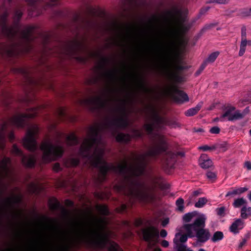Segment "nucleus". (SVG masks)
I'll use <instances>...</instances> for the list:
<instances>
[{"mask_svg":"<svg viewBox=\"0 0 251 251\" xmlns=\"http://www.w3.org/2000/svg\"><path fill=\"white\" fill-rule=\"evenodd\" d=\"M249 237L243 238L240 243L239 244L238 248L241 249L242 247L247 244V242Z\"/></svg>","mask_w":251,"mask_h":251,"instance_id":"nucleus-62","label":"nucleus"},{"mask_svg":"<svg viewBox=\"0 0 251 251\" xmlns=\"http://www.w3.org/2000/svg\"><path fill=\"white\" fill-rule=\"evenodd\" d=\"M240 15L243 17H248L251 15V7L249 9H244L241 10Z\"/></svg>","mask_w":251,"mask_h":251,"instance_id":"nucleus-50","label":"nucleus"},{"mask_svg":"<svg viewBox=\"0 0 251 251\" xmlns=\"http://www.w3.org/2000/svg\"><path fill=\"white\" fill-rule=\"evenodd\" d=\"M16 72L21 74L25 78L26 82L30 85H36L37 82L30 76L29 73L27 70L25 68H17L16 69Z\"/></svg>","mask_w":251,"mask_h":251,"instance_id":"nucleus-23","label":"nucleus"},{"mask_svg":"<svg viewBox=\"0 0 251 251\" xmlns=\"http://www.w3.org/2000/svg\"><path fill=\"white\" fill-rule=\"evenodd\" d=\"M229 0H207V3H216L218 4H226Z\"/></svg>","mask_w":251,"mask_h":251,"instance_id":"nucleus-47","label":"nucleus"},{"mask_svg":"<svg viewBox=\"0 0 251 251\" xmlns=\"http://www.w3.org/2000/svg\"><path fill=\"white\" fill-rule=\"evenodd\" d=\"M167 94L176 102L182 103L189 101L187 94L176 87H172L168 89Z\"/></svg>","mask_w":251,"mask_h":251,"instance_id":"nucleus-14","label":"nucleus"},{"mask_svg":"<svg viewBox=\"0 0 251 251\" xmlns=\"http://www.w3.org/2000/svg\"><path fill=\"white\" fill-rule=\"evenodd\" d=\"M12 215L14 217L20 218L22 215V212L21 210H15L12 212Z\"/></svg>","mask_w":251,"mask_h":251,"instance_id":"nucleus-59","label":"nucleus"},{"mask_svg":"<svg viewBox=\"0 0 251 251\" xmlns=\"http://www.w3.org/2000/svg\"><path fill=\"white\" fill-rule=\"evenodd\" d=\"M8 16L7 10L0 15V32L9 42L0 43V57L3 58L18 57L23 53H29L32 50L31 42L35 27L28 25L21 30L20 22L23 12L20 10H16L11 25L8 24Z\"/></svg>","mask_w":251,"mask_h":251,"instance_id":"nucleus-2","label":"nucleus"},{"mask_svg":"<svg viewBox=\"0 0 251 251\" xmlns=\"http://www.w3.org/2000/svg\"><path fill=\"white\" fill-rule=\"evenodd\" d=\"M11 164V159L10 157L4 156L0 163V176L4 177L7 176L9 171V165Z\"/></svg>","mask_w":251,"mask_h":251,"instance_id":"nucleus-19","label":"nucleus"},{"mask_svg":"<svg viewBox=\"0 0 251 251\" xmlns=\"http://www.w3.org/2000/svg\"><path fill=\"white\" fill-rule=\"evenodd\" d=\"M200 192L198 191H194L190 197V201L187 204H206L209 201L205 197L197 198Z\"/></svg>","mask_w":251,"mask_h":251,"instance_id":"nucleus-22","label":"nucleus"},{"mask_svg":"<svg viewBox=\"0 0 251 251\" xmlns=\"http://www.w3.org/2000/svg\"><path fill=\"white\" fill-rule=\"evenodd\" d=\"M143 127L149 135L152 134L155 128H156L154 124L153 123L146 124Z\"/></svg>","mask_w":251,"mask_h":251,"instance_id":"nucleus-37","label":"nucleus"},{"mask_svg":"<svg viewBox=\"0 0 251 251\" xmlns=\"http://www.w3.org/2000/svg\"><path fill=\"white\" fill-rule=\"evenodd\" d=\"M84 102L89 106L90 109L92 111L105 108L107 105V101L102 97L99 96L86 99Z\"/></svg>","mask_w":251,"mask_h":251,"instance_id":"nucleus-13","label":"nucleus"},{"mask_svg":"<svg viewBox=\"0 0 251 251\" xmlns=\"http://www.w3.org/2000/svg\"><path fill=\"white\" fill-rule=\"evenodd\" d=\"M112 134L113 136H115L116 141L119 143L126 144L131 141V136L129 134L124 133H118L116 134V131H113Z\"/></svg>","mask_w":251,"mask_h":251,"instance_id":"nucleus-24","label":"nucleus"},{"mask_svg":"<svg viewBox=\"0 0 251 251\" xmlns=\"http://www.w3.org/2000/svg\"><path fill=\"white\" fill-rule=\"evenodd\" d=\"M176 251H186V247L185 246L179 244L176 245Z\"/></svg>","mask_w":251,"mask_h":251,"instance_id":"nucleus-60","label":"nucleus"},{"mask_svg":"<svg viewBox=\"0 0 251 251\" xmlns=\"http://www.w3.org/2000/svg\"><path fill=\"white\" fill-rule=\"evenodd\" d=\"M154 125L156 128L162 129L166 126V119L160 116L157 113H155L153 116Z\"/></svg>","mask_w":251,"mask_h":251,"instance_id":"nucleus-27","label":"nucleus"},{"mask_svg":"<svg viewBox=\"0 0 251 251\" xmlns=\"http://www.w3.org/2000/svg\"><path fill=\"white\" fill-rule=\"evenodd\" d=\"M215 25H216V24H213V23L209 24H206L201 29V33H203L205 32L206 30L210 29V28L215 26Z\"/></svg>","mask_w":251,"mask_h":251,"instance_id":"nucleus-52","label":"nucleus"},{"mask_svg":"<svg viewBox=\"0 0 251 251\" xmlns=\"http://www.w3.org/2000/svg\"><path fill=\"white\" fill-rule=\"evenodd\" d=\"M143 224L142 220L141 218H137L135 220L134 225L135 226H139Z\"/></svg>","mask_w":251,"mask_h":251,"instance_id":"nucleus-63","label":"nucleus"},{"mask_svg":"<svg viewBox=\"0 0 251 251\" xmlns=\"http://www.w3.org/2000/svg\"><path fill=\"white\" fill-rule=\"evenodd\" d=\"M57 143L58 144H53L49 139L42 142L40 149L43 152L42 159L44 163L56 161L63 156L64 148L59 144V139L57 140Z\"/></svg>","mask_w":251,"mask_h":251,"instance_id":"nucleus-5","label":"nucleus"},{"mask_svg":"<svg viewBox=\"0 0 251 251\" xmlns=\"http://www.w3.org/2000/svg\"><path fill=\"white\" fill-rule=\"evenodd\" d=\"M47 204H61L59 201L55 198H52L49 200V201ZM64 204H75L73 201L70 200H66V202Z\"/></svg>","mask_w":251,"mask_h":251,"instance_id":"nucleus-40","label":"nucleus"},{"mask_svg":"<svg viewBox=\"0 0 251 251\" xmlns=\"http://www.w3.org/2000/svg\"><path fill=\"white\" fill-rule=\"evenodd\" d=\"M82 217L91 221L88 229L90 236H85L79 231L75 236L64 241L60 246V251H69L71 247L78 244L82 240L99 249L104 248L108 243V234L104 231L107 224L105 219L90 211L84 212Z\"/></svg>","mask_w":251,"mask_h":251,"instance_id":"nucleus-3","label":"nucleus"},{"mask_svg":"<svg viewBox=\"0 0 251 251\" xmlns=\"http://www.w3.org/2000/svg\"><path fill=\"white\" fill-rule=\"evenodd\" d=\"M168 145L163 139L159 140L158 144L152 147L146 153V155H142L138 158V165L135 168L133 173L134 176L137 177L143 175L146 171L148 165L146 156H150L154 160L163 154L161 161L166 168L173 169L176 162V154L171 151H167Z\"/></svg>","mask_w":251,"mask_h":251,"instance_id":"nucleus-4","label":"nucleus"},{"mask_svg":"<svg viewBox=\"0 0 251 251\" xmlns=\"http://www.w3.org/2000/svg\"><path fill=\"white\" fill-rule=\"evenodd\" d=\"M126 206L127 205H121L120 207L116 208V211L118 213L124 212L127 208Z\"/></svg>","mask_w":251,"mask_h":251,"instance_id":"nucleus-61","label":"nucleus"},{"mask_svg":"<svg viewBox=\"0 0 251 251\" xmlns=\"http://www.w3.org/2000/svg\"><path fill=\"white\" fill-rule=\"evenodd\" d=\"M97 209L101 215L107 216L109 212L106 205H96Z\"/></svg>","mask_w":251,"mask_h":251,"instance_id":"nucleus-35","label":"nucleus"},{"mask_svg":"<svg viewBox=\"0 0 251 251\" xmlns=\"http://www.w3.org/2000/svg\"><path fill=\"white\" fill-rule=\"evenodd\" d=\"M225 208L224 207H221L217 209V214L220 216H224L225 215Z\"/></svg>","mask_w":251,"mask_h":251,"instance_id":"nucleus-57","label":"nucleus"},{"mask_svg":"<svg viewBox=\"0 0 251 251\" xmlns=\"http://www.w3.org/2000/svg\"><path fill=\"white\" fill-rule=\"evenodd\" d=\"M133 134L137 138H142L143 136V133L139 129H134L133 130Z\"/></svg>","mask_w":251,"mask_h":251,"instance_id":"nucleus-55","label":"nucleus"},{"mask_svg":"<svg viewBox=\"0 0 251 251\" xmlns=\"http://www.w3.org/2000/svg\"><path fill=\"white\" fill-rule=\"evenodd\" d=\"M52 170L55 172H59L62 170V168L59 163H55L52 167Z\"/></svg>","mask_w":251,"mask_h":251,"instance_id":"nucleus-54","label":"nucleus"},{"mask_svg":"<svg viewBox=\"0 0 251 251\" xmlns=\"http://www.w3.org/2000/svg\"><path fill=\"white\" fill-rule=\"evenodd\" d=\"M251 216V207L248 205H244L241 210V217L243 219H247Z\"/></svg>","mask_w":251,"mask_h":251,"instance_id":"nucleus-32","label":"nucleus"},{"mask_svg":"<svg viewBox=\"0 0 251 251\" xmlns=\"http://www.w3.org/2000/svg\"><path fill=\"white\" fill-rule=\"evenodd\" d=\"M248 190L247 187H232L226 194V197L227 199H230L235 197L236 196H239Z\"/></svg>","mask_w":251,"mask_h":251,"instance_id":"nucleus-21","label":"nucleus"},{"mask_svg":"<svg viewBox=\"0 0 251 251\" xmlns=\"http://www.w3.org/2000/svg\"><path fill=\"white\" fill-rule=\"evenodd\" d=\"M42 0H25L29 6L28 11V15L30 16H36L40 14L41 12L38 9L37 2Z\"/></svg>","mask_w":251,"mask_h":251,"instance_id":"nucleus-20","label":"nucleus"},{"mask_svg":"<svg viewBox=\"0 0 251 251\" xmlns=\"http://www.w3.org/2000/svg\"><path fill=\"white\" fill-rule=\"evenodd\" d=\"M219 54V52L216 51L211 53L207 58L205 62H213L216 59Z\"/></svg>","mask_w":251,"mask_h":251,"instance_id":"nucleus-42","label":"nucleus"},{"mask_svg":"<svg viewBox=\"0 0 251 251\" xmlns=\"http://www.w3.org/2000/svg\"><path fill=\"white\" fill-rule=\"evenodd\" d=\"M209 131L212 134H218L220 131V129L218 126H213L210 128Z\"/></svg>","mask_w":251,"mask_h":251,"instance_id":"nucleus-58","label":"nucleus"},{"mask_svg":"<svg viewBox=\"0 0 251 251\" xmlns=\"http://www.w3.org/2000/svg\"><path fill=\"white\" fill-rule=\"evenodd\" d=\"M8 138L10 142H13L15 139V135L13 131H10L8 134Z\"/></svg>","mask_w":251,"mask_h":251,"instance_id":"nucleus-64","label":"nucleus"},{"mask_svg":"<svg viewBox=\"0 0 251 251\" xmlns=\"http://www.w3.org/2000/svg\"><path fill=\"white\" fill-rule=\"evenodd\" d=\"M247 45L251 46V40H248V41H241L240 47V50L239 52V56H242L244 55L245 52L246 46Z\"/></svg>","mask_w":251,"mask_h":251,"instance_id":"nucleus-34","label":"nucleus"},{"mask_svg":"<svg viewBox=\"0 0 251 251\" xmlns=\"http://www.w3.org/2000/svg\"><path fill=\"white\" fill-rule=\"evenodd\" d=\"M143 239L148 243V247L151 248L158 243L159 231L154 226H150L142 229Z\"/></svg>","mask_w":251,"mask_h":251,"instance_id":"nucleus-10","label":"nucleus"},{"mask_svg":"<svg viewBox=\"0 0 251 251\" xmlns=\"http://www.w3.org/2000/svg\"><path fill=\"white\" fill-rule=\"evenodd\" d=\"M101 127L98 126H91L90 137L85 139L78 151L79 156L88 162L89 165L98 168V176H93L95 186L100 187L107 178L108 173L112 171L123 176V179L114 186L115 190L127 196L143 201H154L156 199L155 186L148 187L131 176L127 175L129 167L126 161L117 166L109 165L104 160V150L98 146L102 141Z\"/></svg>","mask_w":251,"mask_h":251,"instance_id":"nucleus-1","label":"nucleus"},{"mask_svg":"<svg viewBox=\"0 0 251 251\" xmlns=\"http://www.w3.org/2000/svg\"><path fill=\"white\" fill-rule=\"evenodd\" d=\"M39 131V127L36 125H33L26 131L25 137L23 139V145L30 151L34 152L37 149L36 136Z\"/></svg>","mask_w":251,"mask_h":251,"instance_id":"nucleus-9","label":"nucleus"},{"mask_svg":"<svg viewBox=\"0 0 251 251\" xmlns=\"http://www.w3.org/2000/svg\"><path fill=\"white\" fill-rule=\"evenodd\" d=\"M235 110V107L231 105H227L225 107L224 109L225 112L220 117L221 121H224V119L226 117L229 121H233L242 119L244 115L240 113L239 111H236L234 114L232 113Z\"/></svg>","mask_w":251,"mask_h":251,"instance_id":"nucleus-16","label":"nucleus"},{"mask_svg":"<svg viewBox=\"0 0 251 251\" xmlns=\"http://www.w3.org/2000/svg\"><path fill=\"white\" fill-rule=\"evenodd\" d=\"M35 222L37 225L47 226H50L54 223L53 220L44 216L37 219Z\"/></svg>","mask_w":251,"mask_h":251,"instance_id":"nucleus-30","label":"nucleus"},{"mask_svg":"<svg viewBox=\"0 0 251 251\" xmlns=\"http://www.w3.org/2000/svg\"><path fill=\"white\" fill-rule=\"evenodd\" d=\"M246 27L245 26H243L241 28V41H248L247 40L246 36Z\"/></svg>","mask_w":251,"mask_h":251,"instance_id":"nucleus-48","label":"nucleus"},{"mask_svg":"<svg viewBox=\"0 0 251 251\" xmlns=\"http://www.w3.org/2000/svg\"><path fill=\"white\" fill-rule=\"evenodd\" d=\"M44 191L45 188L41 184L31 182L27 186V191L30 195L38 196Z\"/></svg>","mask_w":251,"mask_h":251,"instance_id":"nucleus-18","label":"nucleus"},{"mask_svg":"<svg viewBox=\"0 0 251 251\" xmlns=\"http://www.w3.org/2000/svg\"><path fill=\"white\" fill-rule=\"evenodd\" d=\"M83 47V44L77 40L70 41L66 45L65 53L68 55L73 56L81 51Z\"/></svg>","mask_w":251,"mask_h":251,"instance_id":"nucleus-17","label":"nucleus"},{"mask_svg":"<svg viewBox=\"0 0 251 251\" xmlns=\"http://www.w3.org/2000/svg\"><path fill=\"white\" fill-rule=\"evenodd\" d=\"M247 201L243 198H238L235 200L233 204H246Z\"/></svg>","mask_w":251,"mask_h":251,"instance_id":"nucleus-56","label":"nucleus"},{"mask_svg":"<svg viewBox=\"0 0 251 251\" xmlns=\"http://www.w3.org/2000/svg\"><path fill=\"white\" fill-rule=\"evenodd\" d=\"M116 71H108L105 73V75L109 78L110 79L115 80L116 79Z\"/></svg>","mask_w":251,"mask_h":251,"instance_id":"nucleus-45","label":"nucleus"},{"mask_svg":"<svg viewBox=\"0 0 251 251\" xmlns=\"http://www.w3.org/2000/svg\"><path fill=\"white\" fill-rule=\"evenodd\" d=\"M119 248V245L115 242H113L110 244L108 248V251H117Z\"/></svg>","mask_w":251,"mask_h":251,"instance_id":"nucleus-49","label":"nucleus"},{"mask_svg":"<svg viewBox=\"0 0 251 251\" xmlns=\"http://www.w3.org/2000/svg\"><path fill=\"white\" fill-rule=\"evenodd\" d=\"M205 221L204 218H198L193 224L184 225L183 228L187 233L188 237L191 238L194 237L193 230H194L196 232L197 241L204 243L208 241L211 236L209 229L204 228Z\"/></svg>","mask_w":251,"mask_h":251,"instance_id":"nucleus-6","label":"nucleus"},{"mask_svg":"<svg viewBox=\"0 0 251 251\" xmlns=\"http://www.w3.org/2000/svg\"><path fill=\"white\" fill-rule=\"evenodd\" d=\"M223 233L222 231H218L214 233L213 236L211 238V240L213 242H216L222 240L223 238Z\"/></svg>","mask_w":251,"mask_h":251,"instance_id":"nucleus-39","label":"nucleus"},{"mask_svg":"<svg viewBox=\"0 0 251 251\" xmlns=\"http://www.w3.org/2000/svg\"><path fill=\"white\" fill-rule=\"evenodd\" d=\"M7 189V186L1 183L0 187V199L3 201L0 202V204H25L23 202L24 196L20 188L15 187L9 193Z\"/></svg>","mask_w":251,"mask_h":251,"instance_id":"nucleus-7","label":"nucleus"},{"mask_svg":"<svg viewBox=\"0 0 251 251\" xmlns=\"http://www.w3.org/2000/svg\"><path fill=\"white\" fill-rule=\"evenodd\" d=\"M11 153L15 155L21 157V162L24 166L26 168H32L35 166L36 160L34 156H29L25 155L23 151L18 148L15 144L13 145Z\"/></svg>","mask_w":251,"mask_h":251,"instance_id":"nucleus-11","label":"nucleus"},{"mask_svg":"<svg viewBox=\"0 0 251 251\" xmlns=\"http://www.w3.org/2000/svg\"><path fill=\"white\" fill-rule=\"evenodd\" d=\"M123 106L116 109V111L122 114V116L108 120L104 126L107 128H122L125 129L129 126L128 118L126 115V101L123 100Z\"/></svg>","mask_w":251,"mask_h":251,"instance_id":"nucleus-8","label":"nucleus"},{"mask_svg":"<svg viewBox=\"0 0 251 251\" xmlns=\"http://www.w3.org/2000/svg\"><path fill=\"white\" fill-rule=\"evenodd\" d=\"M80 163V159L78 157L71 158L66 161V166L68 167H75L77 166Z\"/></svg>","mask_w":251,"mask_h":251,"instance_id":"nucleus-33","label":"nucleus"},{"mask_svg":"<svg viewBox=\"0 0 251 251\" xmlns=\"http://www.w3.org/2000/svg\"><path fill=\"white\" fill-rule=\"evenodd\" d=\"M174 37L176 39L178 36V32L174 30L172 32ZM170 45L172 48V52L173 54L174 59L175 61L174 65L176 71H181L187 69V67L184 65L180 64V58L177 50V42L176 39L173 40L170 43Z\"/></svg>","mask_w":251,"mask_h":251,"instance_id":"nucleus-12","label":"nucleus"},{"mask_svg":"<svg viewBox=\"0 0 251 251\" xmlns=\"http://www.w3.org/2000/svg\"><path fill=\"white\" fill-rule=\"evenodd\" d=\"M196 215H197V213L196 212L188 213L183 216V221L185 223H189Z\"/></svg>","mask_w":251,"mask_h":251,"instance_id":"nucleus-38","label":"nucleus"},{"mask_svg":"<svg viewBox=\"0 0 251 251\" xmlns=\"http://www.w3.org/2000/svg\"><path fill=\"white\" fill-rule=\"evenodd\" d=\"M166 126L171 128H176L180 126V124L175 119H166Z\"/></svg>","mask_w":251,"mask_h":251,"instance_id":"nucleus-36","label":"nucleus"},{"mask_svg":"<svg viewBox=\"0 0 251 251\" xmlns=\"http://www.w3.org/2000/svg\"><path fill=\"white\" fill-rule=\"evenodd\" d=\"M200 166L203 169H208L213 165L212 161L210 159L206 154H202L199 159Z\"/></svg>","mask_w":251,"mask_h":251,"instance_id":"nucleus-26","label":"nucleus"},{"mask_svg":"<svg viewBox=\"0 0 251 251\" xmlns=\"http://www.w3.org/2000/svg\"><path fill=\"white\" fill-rule=\"evenodd\" d=\"M206 177L212 182H214L216 179V175L215 173L212 172H208L206 174Z\"/></svg>","mask_w":251,"mask_h":251,"instance_id":"nucleus-46","label":"nucleus"},{"mask_svg":"<svg viewBox=\"0 0 251 251\" xmlns=\"http://www.w3.org/2000/svg\"><path fill=\"white\" fill-rule=\"evenodd\" d=\"M244 222L241 219H236L230 226V231L234 234H237L244 226Z\"/></svg>","mask_w":251,"mask_h":251,"instance_id":"nucleus-25","label":"nucleus"},{"mask_svg":"<svg viewBox=\"0 0 251 251\" xmlns=\"http://www.w3.org/2000/svg\"><path fill=\"white\" fill-rule=\"evenodd\" d=\"M94 55L100 56V62L99 65L96 67L97 70H103L106 68V66L109 64L110 59L106 57L101 56L99 54H94Z\"/></svg>","mask_w":251,"mask_h":251,"instance_id":"nucleus-28","label":"nucleus"},{"mask_svg":"<svg viewBox=\"0 0 251 251\" xmlns=\"http://www.w3.org/2000/svg\"><path fill=\"white\" fill-rule=\"evenodd\" d=\"M207 66V63L206 62H204L202 63V64L200 67L199 69L196 71L195 73V75L196 76H198L200 75L201 73L202 72V71L205 69L206 66Z\"/></svg>","mask_w":251,"mask_h":251,"instance_id":"nucleus-51","label":"nucleus"},{"mask_svg":"<svg viewBox=\"0 0 251 251\" xmlns=\"http://www.w3.org/2000/svg\"><path fill=\"white\" fill-rule=\"evenodd\" d=\"M66 139L67 144L69 146H75L79 143L78 138L74 133L67 136Z\"/></svg>","mask_w":251,"mask_h":251,"instance_id":"nucleus-29","label":"nucleus"},{"mask_svg":"<svg viewBox=\"0 0 251 251\" xmlns=\"http://www.w3.org/2000/svg\"><path fill=\"white\" fill-rule=\"evenodd\" d=\"M5 100H4L3 104L5 105L6 108H9L12 100V96L10 94H5Z\"/></svg>","mask_w":251,"mask_h":251,"instance_id":"nucleus-41","label":"nucleus"},{"mask_svg":"<svg viewBox=\"0 0 251 251\" xmlns=\"http://www.w3.org/2000/svg\"><path fill=\"white\" fill-rule=\"evenodd\" d=\"M167 13V14L171 16L176 23L179 24L182 31L186 32L189 30V27L183 25L185 18L182 16L183 11L181 9L175 6L173 8V11L168 10Z\"/></svg>","mask_w":251,"mask_h":251,"instance_id":"nucleus-15","label":"nucleus"},{"mask_svg":"<svg viewBox=\"0 0 251 251\" xmlns=\"http://www.w3.org/2000/svg\"><path fill=\"white\" fill-rule=\"evenodd\" d=\"M177 236H180V237L179 238V242L180 243L185 242L187 241V238L188 236L187 232H186V234H180V233H177L176 234V237H177Z\"/></svg>","mask_w":251,"mask_h":251,"instance_id":"nucleus-53","label":"nucleus"},{"mask_svg":"<svg viewBox=\"0 0 251 251\" xmlns=\"http://www.w3.org/2000/svg\"><path fill=\"white\" fill-rule=\"evenodd\" d=\"M57 115L59 117V118L61 120H63L66 118V113L65 111V108L63 107H59L57 109Z\"/></svg>","mask_w":251,"mask_h":251,"instance_id":"nucleus-43","label":"nucleus"},{"mask_svg":"<svg viewBox=\"0 0 251 251\" xmlns=\"http://www.w3.org/2000/svg\"><path fill=\"white\" fill-rule=\"evenodd\" d=\"M202 105V102H200L195 107H193L188 109L185 112V115L186 116H193L196 115L201 109Z\"/></svg>","mask_w":251,"mask_h":251,"instance_id":"nucleus-31","label":"nucleus"},{"mask_svg":"<svg viewBox=\"0 0 251 251\" xmlns=\"http://www.w3.org/2000/svg\"><path fill=\"white\" fill-rule=\"evenodd\" d=\"M140 86L141 89L146 93H149L151 90L147 86L144 80L141 78L140 80Z\"/></svg>","mask_w":251,"mask_h":251,"instance_id":"nucleus-44","label":"nucleus"}]
</instances>
